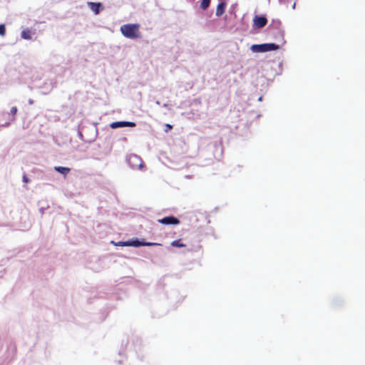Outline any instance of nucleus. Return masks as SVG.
<instances>
[{
  "label": "nucleus",
  "instance_id": "obj_13",
  "mask_svg": "<svg viewBox=\"0 0 365 365\" xmlns=\"http://www.w3.org/2000/svg\"><path fill=\"white\" fill-rule=\"evenodd\" d=\"M267 51H274L279 48V46L275 43H266Z\"/></svg>",
  "mask_w": 365,
  "mask_h": 365
},
{
  "label": "nucleus",
  "instance_id": "obj_5",
  "mask_svg": "<svg viewBox=\"0 0 365 365\" xmlns=\"http://www.w3.org/2000/svg\"><path fill=\"white\" fill-rule=\"evenodd\" d=\"M135 123L134 122L129 121H116L110 123V127L113 129H115L121 127H135Z\"/></svg>",
  "mask_w": 365,
  "mask_h": 365
},
{
  "label": "nucleus",
  "instance_id": "obj_4",
  "mask_svg": "<svg viewBox=\"0 0 365 365\" xmlns=\"http://www.w3.org/2000/svg\"><path fill=\"white\" fill-rule=\"evenodd\" d=\"M158 222L163 225H178L180 220L174 216H168L162 219H159Z\"/></svg>",
  "mask_w": 365,
  "mask_h": 365
},
{
  "label": "nucleus",
  "instance_id": "obj_19",
  "mask_svg": "<svg viewBox=\"0 0 365 365\" xmlns=\"http://www.w3.org/2000/svg\"><path fill=\"white\" fill-rule=\"evenodd\" d=\"M23 180L25 182H28L29 181V178L26 175L23 176Z\"/></svg>",
  "mask_w": 365,
  "mask_h": 365
},
{
  "label": "nucleus",
  "instance_id": "obj_1",
  "mask_svg": "<svg viewBox=\"0 0 365 365\" xmlns=\"http://www.w3.org/2000/svg\"><path fill=\"white\" fill-rule=\"evenodd\" d=\"M140 25L138 24H124L120 27L122 34L128 38L134 39L140 37Z\"/></svg>",
  "mask_w": 365,
  "mask_h": 365
},
{
  "label": "nucleus",
  "instance_id": "obj_9",
  "mask_svg": "<svg viewBox=\"0 0 365 365\" xmlns=\"http://www.w3.org/2000/svg\"><path fill=\"white\" fill-rule=\"evenodd\" d=\"M54 170L56 171H57L58 173L63 175L64 176H66L71 170V169L69 168L61 167V166H56V167H54Z\"/></svg>",
  "mask_w": 365,
  "mask_h": 365
},
{
  "label": "nucleus",
  "instance_id": "obj_20",
  "mask_svg": "<svg viewBox=\"0 0 365 365\" xmlns=\"http://www.w3.org/2000/svg\"><path fill=\"white\" fill-rule=\"evenodd\" d=\"M277 24L278 26H280L281 22H280L279 21H277Z\"/></svg>",
  "mask_w": 365,
  "mask_h": 365
},
{
  "label": "nucleus",
  "instance_id": "obj_7",
  "mask_svg": "<svg viewBox=\"0 0 365 365\" xmlns=\"http://www.w3.org/2000/svg\"><path fill=\"white\" fill-rule=\"evenodd\" d=\"M88 6L95 14H98L101 10L103 9V6L101 3L88 2Z\"/></svg>",
  "mask_w": 365,
  "mask_h": 365
},
{
  "label": "nucleus",
  "instance_id": "obj_14",
  "mask_svg": "<svg viewBox=\"0 0 365 365\" xmlns=\"http://www.w3.org/2000/svg\"><path fill=\"white\" fill-rule=\"evenodd\" d=\"M171 245L173 247H185V245L182 243L180 240H177L173 241L171 242Z\"/></svg>",
  "mask_w": 365,
  "mask_h": 365
},
{
  "label": "nucleus",
  "instance_id": "obj_15",
  "mask_svg": "<svg viewBox=\"0 0 365 365\" xmlns=\"http://www.w3.org/2000/svg\"><path fill=\"white\" fill-rule=\"evenodd\" d=\"M6 34V28L4 24H0V35L4 36Z\"/></svg>",
  "mask_w": 365,
  "mask_h": 365
},
{
  "label": "nucleus",
  "instance_id": "obj_12",
  "mask_svg": "<svg viewBox=\"0 0 365 365\" xmlns=\"http://www.w3.org/2000/svg\"><path fill=\"white\" fill-rule=\"evenodd\" d=\"M210 1L211 0H201L200 8L202 10H206L210 6Z\"/></svg>",
  "mask_w": 365,
  "mask_h": 365
},
{
  "label": "nucleus",
  "instance_id": "obj_17",
  "mask_svg": "<svg viewBox=\"0 0 365 365\" xmlns=\"http://www.w3.org/2000/svg\"><path fill=\"white\" fill-rule=\"evenodd\" d=\"M10 112H11V115H15L16 114V113H17V108L16 107H12L11 108Z\"/></svg>",
  "mask_w": 365,
  "mask_h": 365
},
{
  "label": "nucleus",
  "instance_id": "obj_2",
  "mask_svg": "<svg viewBox=\"0 0 365 365\" xmlns=\"http://www.w3.org/2000/svg\"><path fill=\"white\" fill-rule=\"evenodd\" d=\"M127 161L130 167L133 169H141L144 166L142 158L136 154H130Z\"/></svg>",
  "mask_w": 365,
  "mask_h": 365
},
{
  "label": "nucleus",
  "instance_id": "obj_11",
  "mask_svg": "<svg viewBox=\"0 0 365 365\" xmlns=\"http://www.w3.org/2000/svg\"><path fill=\"white\" fill-rule=\"evenodd\" d=\"M21 36L24 39L30 40L31 38V31L28 29H24L22 31Z\"/></svg>",
  "mask_w": 365,
  "mask_h": 365
},
{
  "label": "nucleus",
  "instance_id": "obj_10",
  "mask_svg": "<svg viewBox=\"0 0 365 365\" xmlns=\"http://www.w3.org/2000/svg\"><path fill=\"white\" fill-rule=\"evenodd\" d=\"M266 43L259 44V45H253L252 46V50L257 52H266Z\"/></svg>",
  "mask_w": 365,
  "mask_h": 365
},
{
  "label": "nucleus",
  "instance_id": "obj_6",
  "mask_svg": "<svg viewBox=\"0 0 365 365\" xmlns=\"http://www.w3.org/2000/svg\"><path fill=\"white\" fill-rule=\"evenodd\" d=\"M154 245H161L159 243H155V242H140L138 240H130L128 241V246L131 247H140V246H154Z\"/></svg>",
  "mask_w": 365,
  "mask_h": 365
},
{
  "label": "nucleus",
  "instance_id": "obj_8",
  "mask_svg": "<svg viewBox=\"0 0 365 365\" xmlns=\"http://www.w3.org/2000/svg\"><path fill=\"white\" fill-rule=\"evenodd\" d=\"M225 8H226V2L225 1H221L217 6L215 15L217 16H222L225 13Z\"/></svg>",
  "mask_w": 365,
  "mask_h": 365
},
{
  "label": "nucleus",
  "instance_id": "obj_3",
  "mask_svg": "<svg viewBox=\"0 0 365 365\" xmlns=\"http://www.w3.org/2000/svg\"><path fill=\"white\" fill-rule=\"evenodd\" d=\"M267 23V19L265 16H255L253 19V26L255 29H260L264 27Z\"/></svg>",
  "mask_w": 365,
  "mask_h": 365
},
{
  "label": "nucleus",
  "instance_id": "obj_18",
  "mask_svg": "<svg viewBox=\"0 0 365 365\" xmlns=\"http://www.w3.org/2000/svg\"><path fill=\"white\" fill-rule=\"evenodd\" d=\"M165 128H166L165 131L167 132L169 130H170L173 128V126L170 124H165Z\"/></svg>",
  "mask_w": 365,
  "mask_h": 365
},
{
  "label": "nucleus",
  "instance_id": "obj_16",
  "mask_svg": "<svg viewBox=\"0 0 365 365\" xmlns=\"http://www.w3.org/2000/svg\"><path fill=\"white\" fill-rule=\"evenodd\" d=\"M116 246H120V247H128V241L125 242H118L115 244Z\"/></svg>",
  "mask_w": 365,
  "mask_h": 365
}]
</instances>
